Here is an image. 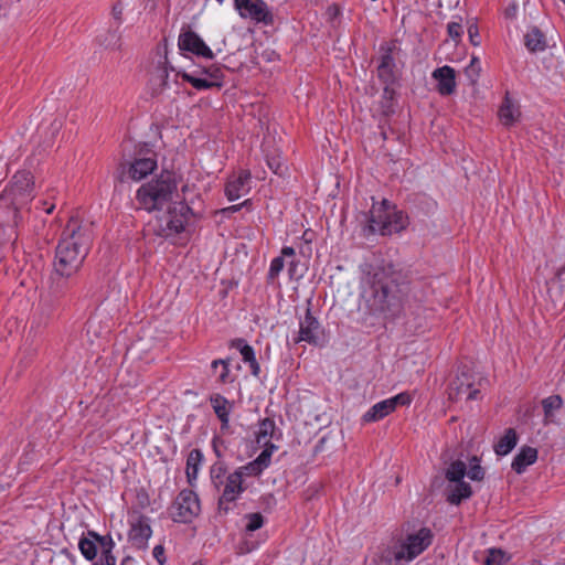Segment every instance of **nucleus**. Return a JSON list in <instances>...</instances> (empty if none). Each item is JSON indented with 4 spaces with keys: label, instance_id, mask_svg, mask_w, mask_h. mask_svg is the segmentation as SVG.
<instances>
[{
    "label": "nucleus",
    "instance_id": "1",
    "mask_svg": "<svg viewBox=\"0 0 565 565\" xmlns=\"http://www.w3.org/2000/svg\"><path fill=\"white\" fill-rule=\"evenodd\" d=\"M136 202L139 209L156 213L150 226L157 235L170 237L184 230L190 209L179 194L173 173L162 172L141 184L136 192Z\"/></svg>",
    "mask_w": 565,
    "mask_h": 565
},
{
    "label": "nucleus",
    "instance_id": "2",
    "mask_svg": "<svg viewBox=\"0 0 565 565\" xmlns=\"http://www.w3.org/2000/svg\"><path fill=\"white\" fill-rule=\"evenodd\" d=\"M90 227L71 220L60 239L54 257V271L61 277L68 278L76 274L88 252Z\"/></svg>",
    "mask_w": 565,
    "mask_h": 565
},
{
    "label": "nucleus",
    "instance_id": "3",
    "mask_svg": "<svg viewBox=\"0 0 565 565\" xmlns=\"http://www.w3.org/2000/svg\"><path fill=\"white\" fill-rule=\"evenodd\" d=\"M405 289L406 287L399 285L394 277L376 273L370 281V287L364 290V297L373 310L394 315L402 308Z\"/></svg>",
    "mask_w": 565,
    "mask_h": 565
},
{
    "label": "nucleus",
    "instance_id": "4",
    "mask_svg": "<svg viewBox=\"0 0 565 565\" xmlns=\"http://www.w3.org/2000/svg\"><path fill=\"white\" fill-rule=\"evenodd\" d=\"M407 216L387 200L374 203L370 211V228L381 235L399 233L407 226Z\"/></svg>",
    "mask_w": 565,
    "mask_h": 565
},
{
    "label": "nucleus",
    "instance_id": "5",
    "mask_svg": "<svg viewBox=\"0 0 565 565\" xmlns=\"http://www.w3.org/2000/svg\"><path fill=\"white\" fill-rule=\"evenodd\" d=\"M276 424L270 418L263 419L257 430L255 431L256 443L264 447V450L258 455V457L247 463L245 466V470L249 475H259L266 469L270 463V458L274 451L277 450V446L271 443V439L275 436Z\"/></svg>",
    "mask_w": 565,
    "mask_h": 565
},
{
    "label": "nucleus",
    "instance_id": "6",
    "mask_svg": "<svg viewBox=\"0 0 565 565\" xmlns=\"http://www.w3.org/2000/svg\"><path fill=\"white\" fill-rule=\"evenodd\" d=\"M34 196V182L30 172L20 171L14 174L12 182L1 196L0 202L11 205L14 211L24 207Z\"/></svg>",
    "mask_w": 565,
    "mask_h": 565
},
{
    "label": "nucleus",
    "instance_id": "7",
    "mask_svg": "<svg viewBox=\"0 0 565 565\" xmlns=\"http://www.w3.org/2000/svg\"><path fill=\"white\" fill-rule=\"evenodd\" d=\"M431 540L433 534L426 527L408 533L396 546L394 558L397 562H411L431 544Z\"/></svg>",
    "mask_w": 565,
    "mask_h": 565
},
{
    "label": "nucleus",
    "instance_id": "8",
    "mask_svg": "<svg viewBox=\"0 0 565 565\" xmlns=\"http://www.w3.org/2000/svg\"><path fill=\"white\" fill-rule=\"evenodd\" d=\"M465 475L466 463L461 460L451 462L446 470V479L449 481L447 499L451 504H459L472 493L469 483L463 481Z\"/></svg>",
    "mask_w": 565,
    "mask_h": 565
},
{
    "label": "nucleus",
    "instance_id": "9",
    "mask_svg": "<svg viewBox=\"0 0 565 565\" xmlns=\"http://www.w3.org/2000/svg\"><path fill=\"white\" fill-rule=\"evenodd\" d=\"M201 511L198 495L191 490H182L170 508V514L175 522H191Z\"/></svg>",
    "mask_w": 565,
    "mask_h": 565
},
{
    "label": "nucleus",
    "instance_id": "10",
    "mask_svg": "<svg viewBox=\"0 0 565 565\" xmlns=\"http://www.w3.org/2000/svg\"><path fill=\"white\" fill-rule=\"evenodd\" d=\"M235 9L243 19H250L257 23L271 24L274 22L267 3L264 0H235Z\"/></svg>",
    "mask_w": 565,
    "mask_h": 565
},
{
    "label": "nucleus",
    "instance_id": "11",
    "mask_svg": "<svg viewBox=\"0 0 565 565\" xmlns=\"http://www.w3.org/2000/svg\"><path fill=\"white\" fill-rule=\"evenodd\" d=\"M412 402L407 393H399L391 398L374 404L362 417L364 423H373L383 419L393 413L399 405H408Z\"/></svg>",
    "mask_w": 565,
    "mask_h": 565
},
{
    "label": "nucleus",
    "instance_id": "12",
    "mask_svg": "<svg viewBox=\"0 0 565 565\" xmlns=\"http://www.w3.org/2000/svg\"><path fill=\"white\" fill-rule=\"evenodd\" d=\"M479 388L476 386V376L469 371H462L451 382L449 387V398L460 399L465 396L466 399H477Z\"/></svg>",
    "mask_w": 565,
    "mask_h": 565
},
{
    "label": "nucleus",
    "instance_id": "13",
    "mask_svg": "<svg viewBox=\"0 0 565 565\" xmlns=\"http://www.w3.org/2000/svg\"><path fill=\"white\" fill-rule=\"evenodd\" d=\"M178 45L181 51H186L205 58H213L212 50L193 31L189 30L179 35Z\"/></svg>",
    "mask_w": 565,
    "mask_h": 565
},
{
    "label": "nucleus",
    "instance_id": "14",
    "mask_svg": "<svg viewBox=\"0 0 565 565\" xmlns=\"http://www.w3.org/2000/svg\"><path fill=\"white\" fill-rule=\"evenodd\" d=\"M322 335V329L319 321L307 309L305 317L299 323V335L297 342L305 341L310 344H317Z\"/></svg>",
    "mask_w": 565,
    "mask_h": 565
},
{
    "label": "nucleus",
    "instance_id": "15",
    "mask_svg": "<svg viewBox=\"0 0 565 565\" xmlns=\"http://www.w3.org/2000/svg\"><path fill=\"white\" fill-rule=\"evenodd\" d=\"M250 190V173L249 171H239L237 174L230 178L226 186L225 194L230 201L238 200L246 195Z\"/></svg>",
    "mask_w": 565,
    "mask_h": 565
},
{
    "label": "nucleus",
    "instance_id": "16",
    "mask_svg": "<svg viewBox=\"0 0 565 565\" xmlns=\"http://www.w3.org/2000/svg\"><path fill=\"white\" fill-rule=\"evenodd\" d=\"M245 466L238 468L233 473L228 475L225 483V488L222 497L220 498V504L222 505L224 502H233L235 501L239 494L243 492V476H250L244 469Z\"/></svg>",
    "mask_w": 565,
    "mask_h": 565
},
{
    "label": "nucleus",
    "instance_id": "17",
    "mask_svg": "<svg viewBox=\"0 0 565 565\" xmlns=\"http://www.w3.org/2000/svg\"><path fill=\"white\" fill-rule=\"evenodd\" d=\"M455 70L447 65L433 72V77L438 82L437 89L441 95H450L455 92Z\"/></svg>",
    "mask_w": 565,
    "mask_h": 565
},
{
    "label": "nucleus",
    "instance_id": "18",
    "mask_svg": "<svg viewBox=\"0 0 565 565\" xmlns=\"http://www.w3.org/2000/svg\"><path fill=\"white\" fill-rule=\"evenodd\" d=\"M156 168L157 161L153 157L139 158L131 162L128 173L132 180L139 181L152 173Z\"/></svg>",
    "mask_w": 565,
    "mask_h": 565
},
{
    "label": "nucleus",
    "instance_id": "19",
    "mask_svg": "<svg viewBox=\"0 0 565 565\" xmlns=\"http://www.w3.org/2000/svg\"><path fill=\"white\" fill-rule=\"evenodd\" d=\"M537 459V450L533 447L524 446L520 449L512 461V469L516 473H522L525 469L533 465Z\"/></svg>",
    "mask_w": 565,
    "mask_h": 565
},
{
    "label": "nucleus",
    "instance_id": "20",
    "mask_svg": "<svg viewBox=\"0 0 565 565\" xmlns=\"http://www.w3.org/2000/svg\"><path fill=\"white\" fill-rule=\"evenodd\" d=\"M232 345L239 351L243 361L249 365L252 374L255 377H258L260 374V366L256 360L254 349L242 339L233 341Z\"/></svg>",
    "mask_w": 565,
    "mask_h": 565
},
{
    "label": "nucleus",
    "instance_id": "21",
    "mask_svg": "<svg viewBox=\"0 0 565 565\" xmlns=\"http://www.w3.org/2000/svg\"><path fill=\"white\" fill-rule=\"evenodd\" d=\"M151 534L152 530L150 525L146 521L139 520L132 524L129 537L136 546L145 547Z\"/></svg>",
    "mask_w": 565,
    "mask_h": 565
},
{
    "label": "nucleus",
    "instance_id": "22",
    "mask_svg": "<svg viewBox=\"0 0 565 565\" xmlns=\"http://www.w3.org/2000/svg\"><path fill=\"white\" fill-rule=\"evenodd\" d=\"M521 116L519 107L507 96L499 109V119L509 127L515 124Z\"/></svg>",
    "mask_w": 565,
    "mask_h": 565
},
{
    "label": "nucleus",
    "instance_id": "23",
    "mask_svg": "<svg viewBox=\"0 0 565 565\" xmlns=\"http://www.w3.org/2000/svg\"><path fill=\"white\" fill-rule=\"evenodd\" d=\"M524 45L531 52H541L546 49V40L544 34L533 26L524 35Z\"/></svg>",
    "mask_w": 565,
    "mask_h": 565
},
{
    "label": "nucleus",
    "instance_id": "24",
    "mask_svg": "<svg viewBox=\"0 0 565 565\" xmlns=\"http://www.w3.org/2000/svg\"><path fill=\"white\" fill-rule=\"evenodd\" d=\"M295 255H296V253L292 247H289V246L284 247L281 249V255L278 257H275L270 263V267L268 270V279L271 281L275 280L285 267V258L286 257L295 258Z\"/></svg>",
    "mask_w": 565,
    "mask_h": 565
},
{
    "label": "nucleus",
    "instance_id": "25",
    "mask_svg": "<svg viewBox=\"0 0 565 565\" xmlns=\"http://www.w3.org/2000/svg\"><path fill=\"white\" fill-rule=\"evenodd\" d=\"M516 434L514 429L510 428L495 444L494 451L498 456H505L516 446Z\"/></svg>",
    "mask_w": 565,
    "mask_h": 565
},
{
    "label": "nucleus",
    "instance_id": "26",
    "mask_svg": "<svg viewBox=\"0 0 565 565\" xmlns=\"http://www.w3.org/2000/svg\"><path fill=\"white\" fill-rule=\"evenodd\" d=\"M563 405V399L559 395H552L542 401L544 409V424L554 423L555 412L558 411Z\"/></svg>",
    "mask_w": 565,
    "mask_h": 565
},
{
    "label": "nucleus",
    "instance_id": "27",
    "mask_svg": "<svg viewBox=\"0 0 565 565\" xmlns=\"http://www.w3.org/2000/svg\"><path fill=\"white\" fill-rule=\"evenodd\" d=\"M211 405L220 418V420L225 425L228 423V416L231 412L230 402L223 397L222 395H214L211 397Z\"/></svg>",
    "mask_w": 565,
    "mask_h": 565
},
{
    "label": "nucleus",
    "instance_id": "28",
    "mask_svg": "<svg viewBox=\"0 0 565 565\" xmlns=\"http://www.w3.org/2000/svg\"><path fill=\"white\" fill-rule=\"evenodd\" d=\"M393 67H394L393 57L388 53H385L382 56L381 63L377 67L379 76L382 78V81L384 83H390L394 79Z\"/></svg>",
    "mask_w": 565,
    "mask_h": 565
},
{
    "label": "nucleus",
    "instance_id": "29",
    "mask_svg": "<svg viewBox=\"0 0 565 565\" xmlns=\"http://www.w3.org/2000/svg\"><path fill=\"white\" fill-rule=\"evenodd\" d=\"M182 77L184 81L190 83L194 88L201 90V89H207L211 87H214V81H207L206 77H204L202 74H198V72L193 73H182Z\"/></svg>",
    "mask_w": 565,
    "mask_h": 565
},
{
    "label": "nucleus",
    "instance_id": "30",
    "mask_svg": "<svg viewBox=\"0 0 565 565\" xmlns=\"http://www.w3.org/2000/svg\"><path fill=\"white\" fill-rule=\"evenodd\" d=\"M510 556L501 548H489L483 565H507Z\"/></svg>",
    "mask_w": 565,
    "mask_h": 565
},
{
    "label": "nucleus",
    "instance_id": "31",
    "mask_svg": "<svg viewBox=\"0 0 565 565\" xmlns=\"http://www.w3.org/2000/svg\"><path fill=\"white\" fill-rule=\"evenodd\" d=\"M202 460V454L198 449H193L186 459V476L189 480L195 479L199 471V466Z\"/></svg>",
    "mask_w": 565,
    "mask_h": 565
},
{
    "label": "nucleus",
    "instance_id": "32",
    "mask_svg": "<svg viewBox=\"0 0 565 565\" xmlns=\"http://www.w3.org/2000/svg\"><path fill=\"white\" fill-rule=\"evenodd\" d=\"M481 72V63L477 56H472L470 63L465 68V76L473 85L478 82Z\"/></svg>",
    "mask_w": 565,
    "mask_h": 565
},
{
    "label": "nucleus",
    "instance_id": "33",
    "mask_svg": "<svg viewBox=\"0 0 565 565\" xmlns=\"http://www.w3.org/2000/svg\"><path fill=\"white\" fill-rule=\"evenodd\" d=\"M466 475L473 481H481L484 478V470L480 466V461L477 457L470 459L469 468L466 467Z\"/></svg>",
    "mask_w": 565,
    "mask_h": 565
},
{
    "label": "nucleus",
    "instance_id": "34",
    "mask_svg": "<svg viewBox=\"0 0 565 565\" xmlns=\"http://www.w3.org/2000/svg\"><path fill=\"white\" fill-rule=\"evenodd\" d=\"M78 547L86 559L92 561L97 554V546L94 540L83 537L79 540Z\"/></svg>",
    "mask_w": 565,
    "mask_h": 565
},
{
    "label": "nucleus",
    "instance_id": "35",
    "mask_svg": "<svg viewBox=\"0 0 565 565\" xmlns=\"http://www.w3.org/2000/svg\"><path fill=\"white\" fill-rule=\"evenodd\" d=\"M266 160H267V164H268L269 169L273 170V172L275 174H278V175L285 174L287 167H286L285 162L281 160L279 153H274V154L267 153Z\"/></svg>",
    "mask_w": 565,
    "mask_h": 565
},
{
    "label": "nucleus",
    "instance_id": "36",
    "mask_svg": "<svg viewBox=\"0 0 565 565\" xmlns=\"http://www.w3.org/2000/svg\"><path fill=\"white\" fill-rule=\"evenodd\" d=\"M218 366H221V371L218 374V381L223 384L232 383L234 381V377L230 373L228 361L214 360L212 362V367L216 371Z\"/></svg>",
    "mask_w": 565,
    "mask_h": 565
},
{
    "label": "nucleus",
    "instance_id": "37",
    "mask_svg": "<svg viewBox=\"0 0 565 565\" xmlns=\"http://www.w3.org/2000/svg\"><path fill=\"white\" fill-rule=\"evenodd\" d=\"M201 74L207 78V81L212 82L214 81V86H217L220 87L222 84H221V79H222V76H223V72L222 70L218 67V66H215V65H211L209 67H205L201 71Z\"/></svg>",
    "mask_w": 565,
    "mask_h": 565
},
{
    "label": "nucleus",
    "instance_id": "38",
    "mask_svg": "<svg viewBox=\"0 0 565 565\" xmlns=\"http://www.w3.org/2000/svg\"><path fill=\"white\" fill-rule=\"evenodd\" d=\"M246 519V525L245 530L246 532H254L258 529H260L264 524V518L260 513H250L245 516Z\"/></svg>",
    "mask_w": 565,
    "mask_h": 565
},
{
    "label": "nucleus",
    "instance_id": "39",
    "mask_svg": "<svg viewBox=\"0 0 565 565\" xmlns=\"http://www.w3.org/2000/svg\"><path fill=\"white\" fill-rule=\"evenodd\" d=\"M168 77L169 72L166 67H160L157 70L156 74L152 77V82L156 85V90H162L168 86Z\"/></svg>",
    "mask_w": 565,
    "mask_h": 565
},
{
    "label": "nucleus",
    "instance_id": "40",
    "mask_svg": "<svg viewBox=\"0 0 565 565\" xmlns=\"http://www.w3.org/2000/svg\"><path fill=\"white\" fill-rule=\"evenodd\" d=\"M447 30H448L449 36L455 41H458L463 33L462 25L459 22L448 23Z\"/></svg>",
    "mask_w": 565,
    "mask_h": 565
},
{
    "label": "nucleus",
    "instance_id": "41",
    "mask_svg": "<svg viewBox=\"0 0 565 565\" xmlns=\"http://www.w3.org/2000/svg\"><path fill=\"white\" fill-rule=\"evenodd\" d=\"M468 35H469L470 42H471L475 46L479 45V43H480V42H479V40H478V38H479V33H478V28H477V25H475V24H470V25H469V28H468Z\"/></svg>",
    "mask_w": 565,
    "mask_h": 565
},
{
    "label": "nucleus",
    "instance_id": "42",
    "mask_svg": "<svg viewBox=\"0 0 565 565\" xmlns=\"http://www.w3.org/2000/svg\"><path fill=\"white\" fill-rule=\"evenodd\" d=\"M152 554L160 565L166 563L164 548L162 545L154 546Z\"/></svg>",
    "mask_w": 565,
    "mask_h": 565
},
{
    "label": "nucleus",
    "instance_id": "43",
    "mask_svg": "<svg viewBox=\"0 0 565 565\" xmlns=\"http://www.w3.org/2000/svg\"><path fill=\"white\" fill-rule=\"evenodd\" d=\"M288 273H289L290 278H294L296 276L297 263L295 262L294 258H291V260L289 262Z\"/></svg>",
    "mask_w": 565,
    "mask_h": 565
},
{
    "label": "nucleus",
    "instance_id": "44",
    "mask_svg": "<svg viewBox=\"0 0 565 565\" xmlns=\"http://www.w3.org/2000/svg\"><path fill=\"white\" fill-rule=\"evenodd\" d=\"M106 564H107V565H115V564H116V559H115V557H113V556H106Z\"/></svg>",
    "mask_w": 565,
    "mask_h": 565
},
{
    "label": "nucleus",
    "instance_id": "45",
    "mask_svg": "<svg viewBox=\"0 0 565 565\" xmlns=\"http://www.w3.org/2000/svg\"><path fill=\"white\" fill-rule=\"evenodd\" d=\"M515 12H516V7H512L511 9L507 10V15L512 17L515 14Z\"/></svg>",
    "mask_w": 565,
    "mask_h": 565
},
{
    "label": "nucleus",
    "instance_id": "46",
    "mask_svg": "<svg viewBox=\"0 0 565 565\" xmlns=\"http://www.w3.org/2000/svg\"><path fill=\"white\" fill-rule=\"evenodd\" d=\"M88 534H89L90 536H93V537H94L95 540H97V541L103 542V540H104L103 537L98 536L96 533L89 532Z\"/></svg>",
    "mask_w": 565,
    "mask_h": 565
},
{
    "label": "nucleus",
    "instance_id": "47",
    "mask_svg": "<svg viewBox=\"0 0 565 565\" xmlns=\"http://www.w3.org/2000/svg\"><path fill=\"white\" fill-rule=\"evenodd\" d=\"M557 275H558L559 277H561V276H563V275H565V265H564L562 268H559V269H558Z\"/></svg>",
    "mask_w": 565,
    "mask_h": 565
},
{
    "label": "nucleus",
    "instance_id": "48",
    "mask_svg": "<svg viewBox=\"0 0 565 565\" xmlns=\"http://www.w3.org/2000/svg\"><path fill=\"white\" fill-rule=\"evenodd\" d=\"M239 206H241V205H233V206L228 207L227 210H230V211H234V212H235V211H238V210H239Z\"/></svg>",
    "mask_w": 565,
    "mask_h": 565
},
{
    "label": "nucleus",
    "instance_id": "49",
    "mask_svg": "<svg viewBox=\"0 0 565 565\" xmlns=\"http://www.w3.org/2000/svg\"><path fill=\"white\" fill-rule=\"evenodd\" d=\"M53 210H54V205H50L49 207H46V209H45V212H46L47 214H50V213H52V212H53Z\"/></svg>",
    "mask_w": 565,
    "mask_h": 565
},
{
    "label": "nucleus",
    "instance_id": "50",
    "mask_svg": "<svg viewBox=\"0 0 565 565\" xmlns=\"http://www.w3.org/2000/svg\"><path fill=\"white\" fill-rule=\"evenodd\" d=\"M114 12L117 14V13H120L121 11L120 10H117V7L114 8Z\"/></svg>",
    "mask_w": 565,
    "mask_h": 565
},
{
    "label": "nucleus",
    "instance_id": "51",
    "mask_svg": "<svg viewBox=\"0 0 565 565\" xmlns=\"http://www.w3.org/2000/svg\"><path fill=\"white\" fill-rule=\"evenodd\" d=\"M193 565H202V564H198V563H195V564H193Z\"/></svg>",
    "mask_w": 565,
    "mask_h": 565
},
{
    "label": "nucleus",
    "instance_id": "52",
    "mask_svg": "<svg viewBox=\"0 0 565 565\" xmlns=\"http://www.w3.org/2000/svg\"><path fill=\"white\" fill-rule=\"evenodd\" d=\"M565 3V0H562Z\"/></svg>",
    "mask_w": 565,
    "mask_h": 565
}]
</instances>
